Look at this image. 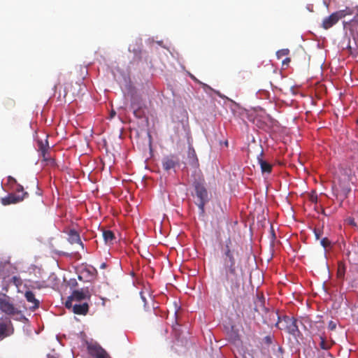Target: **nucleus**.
<instances>
[{
    "instance_id": "aec40b11",
    "label": "nucleus",
    "mask_w": 358,
    "mask_h": 358,
    "mask_svg": "<svg viewBox=\"0 0 358 358\" xmlns=\"http://www.w3.org/2000/svg\"><path fill=\"white\" fill-rule=\"evenodd\" d=\"M289 50L288 49H282L276 52V55L278 59H280L284 56H287V55H289Z\"/></svg>"
},
{
    "instance_id": "72a5a7b5",
    "label": "nucleus",
    "mask_w": 358,
    "mask_h": 358,
    "mask_svg": "<svg viewBox=\"0 0 358 358\" xmlns=\"http://www.w3.org/2000/svg\"><path fill=\"white\" fill-rule=\"evenodd\" d=\"M357 124H358V119H357Z\"/></svg>"
},
{
    "instance_id": "f8f14e48",
    "label": "nucleus",
    "mask_w": 358,
    "mask_h": 358,
    "mask_svg": "<svg viewBox=\"0 0 358 358\" xmlns=\"http://www.w3.org/2000/svg\"><path fill=\"white\" fill-rule=\"evenodd\" d=\"M72 311L77 315H85L89 311V305L87 302L80 303H72Z\"/></svg>"
},
{
    "instance_id": "cd10ccee",
    "label": "nucleus",
    "mask_w": 358,
    "mask_h": 358,
    "mask_svg": "<svg viewBox=\"0 0 358 358\" xmlns=\"http://www.w3.org/2000/svg\"><path fill=\"white\" fill-rule=\"evenodd\" d=\"M289 62H290V58L287 57V58H285V59L282 61V64H288Z\"/></svg>"
},
{
    "instance_id": "39448f33",
    "label": "nucleus",
    "mask_w": 358,
    "mask_h": 358,
    "mask_svg": "<svg viewBox=\"0 0 358 358\" xmlns=\"http://www.w3.org/2000/svg\"><path fill=\"white\" fill-rule=\"evenodd\" d=\"M0 310L9 315H14L18 313L17 309L10 301V299L6 294L0 295Z\"/></svg>"
},
{
    "instance_id": "393cba45",
    "label": "nucleus",
    "mask_w": 358,
    "mask_h": 358,
    "mask_svg": "<svg viewBox=\"0 0 358 358\" xmlns=\"http://www.w3.org/2000/svg\"><path fill=\"white\" fill-rule=\"evenodd\" d=\"M16 192L17 193L22 192V194H23V193L24 192L23 187L22 185H17V187L16 188Z\"/></svg>"
},
{
    "instance_id": "473e14b6",
    "label": "nucleus",
    "mask_w": 358,
    "mask_h": 358,
    "mask_svg": "<svg viewBox=\"0 0 358 358\" xmlns=\"http://www.w3.org/2000/svg\"><path fill=\"white\" fill-rule=\"evenodd\" d=\"M269 324H270V325H272V324H273V322H269Z\"/></svg>"
},
{
    "instance_id": "9d476101",
    "label": "nucleus",
    "mask_w": 358,
    "mask_h": 358,
    "mask_svg": "<svg viewBox=\"0 0 358 358\" xmlns=\"http://www.w3.org/2000/svg\"><path fill=\"white\" fill-rule=\"evenodd\" d=\"M65 232L68 235L67 240L71 244H79L83 249V243L81 241L79 233L76 230L71 229L66 230Z\"/></svg>"
},
{
    "instance_id": "f3484780",
    "label": "nucleus",
    "mask_w": 358,
    "mask_h": 358,
    "mask_svg": "<svg viewBox=\"0 0 358 358\" xmlns=\"http://www.w3.org/2000/svg\"><path fill=\"white\" fill-rule=\"evenodd\" d=\"M132 108H134V115H135V117H136L137 118L143 117V112L140 107L136 108L134 104H132Z\"/></svg>"
},
{
    "instance_id": "f03ea898",
    "label": "nucleus",
    "mask_w": 358,
    "mask_h": 358,
    "mask_svg": "<svg viewBox=\"0 0 358 358\" xmlns=\"http://www.w3.org/2000/svg\"><path fill=\"white\" fill-rule=\"evenodd\" d=\"M270 320H273V322L277 320L275 325L278 327L279 329H284L287 331V333L292 334L293 336H296L297 334L300 333L299 327L297 325V320L293 317H289L287 315H285L282 317V320H280L278 314L272 311L269 313Z\"/></svg>"
},
{
    "instance_id": "9b49d317",
    "label": "nucleus",
    "mask_w": 358,
    "mask_h": 358,
    "mask_svg": "<svg viewBox=\"0 0 358 358\" xmlns=\"http://www.w3.org/2000/svg\"><path fill=\"white\" fill-rule=\"evenodd\" d=\"M263 155V151H262L259 155L257 157L258 164L260 166L261 171L263 174H270L272 171L273 166L262 159Z\"/></svg>"
},
{
    "instance_id": "7c9ffc66",
    "label": "nucleus",
    "mask_w": 358,
    "mask_h": 358,
    "mask_svg": "<svg viewBox=\"0 0 358 358\" xmlns=\"http://www.w3.org/2000/svg\"><path fill=\"white\" fill-rule=\"evenodd\" d=\"M106 267V263H102L101 265H100V268L101 269H103Z\"/></svg>"
},
{
    "instance_id": "5701e85b",
    "label": "nucleus",
    "mask_w": 358,
    "mask_h": 358,
    "mask_svg": "<svg viewBox=\"0 0 358 358\" xmlns=\"http://www.w3.org/2000/svg\"><path fill=\"white\" fill-rule=\"evenodd\" d=\"M331 242L327 238H324L321 240V245L324 248H327L330 245Z\"/></svg>"
},
{
    "instance_id": "0eeeda50",
    "label": "nucleus",
    "mask_w": 358,
    "mask_h": 358,
    "mask_svg": "<svg viewBox=\"0 0 358 358\" xmlns=\"http://www.w3.org/2000/svg\"><path fill=\"white\" fill-rule=\"evenodd\" d=\"M27 194V192H24L23 194L21 195L11 193L9 194L7 196L1 198V202L3 206L17 203L23 201Z\"/></svg>"
},
{
    "instance_id": "1a4fd4ad",
    "label": "nucleus",
    "mask_w": 358,
    "mask_h": 358,
    "mask_svg": "<svg viewBox=\"0 0 358 358\" xmlns=\"http://www.w3.org/2000/svg\"><path fill=\"white\" fill-rule=\"evenodd\" d=\"M14 329L11 322H0V341L13 334Z\"/></svg>"
},
{
    "instance_id": "a211bd4d",
    "label": "nucleus",
    "mask_w": 358,
    "mask_h": 358,
    "mask_svg": "<svg viewBox=\"0 0 358 358\" xmlns=\"http://www.w3.org/2000/svg\"><path fill=\"white\" fill-rule=\"evenodd\" d=\"M188 156L192 160V163L193 164H196L197 162V158L196 156V153L194 149H189L188 152Z\"/></svg>"
},
{
    "instance_id": "f257e3e1",
    "label": "nucleus",
    "mask_w": 358,
    "mask_h": 358,
    "mask_svg": "<svg viewBox=\"0 0 358 358\" xmlns=\"http://www.w3.org/2000/svg\"><path fill=\"white\" fill-rule=\"evenodd\" d=\"M241 248L234 244L230 238L225 241L222 248V264L220 270V281L227 288L229 287L231 293L235 295L240 289V280L242 273L241 265Z\"/></svg>"
},
{
    "instance_id": "a878e982",
    "label": "nucleus",
    "mask_w": 358,
    "mask_h": 358,
    "mask_svg": "<svg viewBox=\"0 0 358 358\" xmlns=\"http://www.w3.org/2000/svg\"><path fill=\"white\" fill-rule=\"evenodd\" d=\"M310 200L313 202V203H317V196L315 195H311L310 197Z\"/></svg>"
},
{
    "instance_id": "6e6552de",
    "label": "nucleus",
    "mask_w": 358,
    "mask_h": 358,
    "mask_svg": "<svg viewBox=\"0 0 358 358\" xmlns=\"http://www.w3.org/2000/svg\"><path fill=\"white\" fill-rule=\"evenodd\" d=\"M180 160L176 155H171L166 156L162 159V167L168 171L172 169H174L176 166L179 165Z\"/></svg>"
},
{
    "instance_id": "ddd939ff",
    "label": "nucleus",
    "mask_w": 358,
    "mask_h": 358,
    "mask_svg": "<svg viewBox=\"0 0 358 358\" xmlns=\"http://www.w3.org/2000/svg\"><path fill=\"white\" fill-rule=\"evenodd\" d=\"M90 352L94 358H109L106 351L100 346H92L90 348Z\"/></svg>"
},
{
    "instance_id": "b1692460",
    "label": "nucleus",
    "mask_w": 358,
    "mask_h": 358,
    "mask_svg": "<svg viewBox=\"0 0 358 358\" xmlns=\"http://www.w3.org/2000/svg\"><path fill=\"white\" fill-rule=\"evenodd\" d=\"M328 328L331 331H334L336 328V323L334 321H330L328 324Z\"/></svg>"
},
{
    "instance_id": "412c9836",
    "label": "nucleus",
    "mask_w": 358,
    "mask_h": 358,
    "mask_svg": "<svg viewBox=\"0 0 358 358\" xmlns=\"http://www.w3.org/2000/svg\"><path fill=\"white\" fill-rule=\"evenodd\" d=\"M321 342L320 343V348L323 350H329L331 348V345L328 344L325 339L322 337H320Z\"/></svg>"
},
{
    "instance_id": "7ed1b4c3",
    "label": "nucleus",
    "mask_w": 358,
    "mask_h": 358,
    "mask_svg": "<svg viewBox=\"0 0 358 358\" xmlns=\"http://www.w3.org/2000/svg\"><path fill=\"white\" fill-rule=\"evenodd\" d=\"M195 194L197 198L196 204L201 210L202 213H204V206L208 201V192L204 185L200 182L194 185Z\"/></svg>"
},
{
    "instance_id": "bb28decb",
    "label": "nucleus",
    "mask_w": 358,
    "mask_h": 358,
    "mask_svg": "<svg viewBox=\"0 0 358 358\" xmlns=\"http://www.w3.org/2000/svg\"><path fill=\"white\" fill-rule=\"evenodd\" d=\"M8 180L9 182H15V183H16V180L14 178H13L12 176H8Z\"/></svg>"
},
{
    "instance_id": "6ab92c4d",
    "label": "nucleus",
    "mask_w": 358,
    "mask_h": 358,
    "mask_svg": "<svg viewBox=\"0 0 358 358\" xmlns=\"http://www.w3.org/2000/svg\"><path fill=\"white\" fill-rule=\"evenodd\" d=\"M345 268L343 265L339 264L338 271H337V275L339 278H343L345 275Z\"/></svg>"
},
{
    "instance_id": "4be33fe9",
    "label": "nucleus",
    "mask_w": 358,
    "mask_h": 358,
    "mask_svg": "<svg viewBox=\"0 0 358 358\" xmlns=\"http://www.w3.org/2000/svg\"><path fill=\"white\" fill-rule=\"evenodd\" d=\"M203 88H204L205 90H208L213 91L215 94H216L217 95H218L221 98L224 97L219 91L213 90L212 87H210V86H208L206 84L203 85Z\"/></svg>"
},
{
    "instance_id": "dca6fc26",
    "label": "nucleus",
    "mask_w": 358,
    "mask_h": 358,
    "mask_svg": "<svg viewBox=\"0 0 358 358\" xmlns=\"http://www.w3.org/2000/svg\"><path fill=\"white\" fill-rule=\"evenodd\" d=\"M103 237L106 243H112L115 239V234L110 230H104L103 231Z\"/></svg>"
},
{
    "instance_id": "20e7f679",
    "label": "nucleus",
    "mask_w": 358,
    "mask_h": 358,
    "mask_svg": "<svg viewBox=\"0 0 358 358\" xmlns=\"http://www.w3.org/2000/svg\"><path fill=\"white\" fill-rule=\"evenodd\" d=\"M348 14H350V13H348L346 10H341L334 12L323 20L322 27L324 29H329L334 24H336L339 21V20L345 17V15Z\"/></svg>"
},
{
    "instance_id": "c756f323",
    "label": "nucleus",
    "mask_w": 358,
    "mask_h": 358,
    "mask_svg": "<svg viewBox=\"0 0 358 358\" xmlns=\"http://www.w3.org/2000/svg\"><path fill=\"white\" fill-rule=\"evenodd\" d=\"M349 223L352 225H354L355 226V220L354 219H349Z\"/></svg>"
},
{
    "instance_id": "c85d7f7f",
    "label": "nucleus",
    "mask_w": 358,
    "mask_h": 358,
    "mask_svg": "<svg viewBox=\"0 0 358 358\" xmlns=\"http://www.w3.org/2000/svg\"><path fill=\"white\" fill-rule=\"evenodd\" d=\"M315 235L316 239H319L320 238V232L317 231L316 230H315Z\"/></svg>"
},
{
    "instance_id": "4468645a",
    "label": "nucleus",
    "mask_w": 358,
    "mask_h": 358,
    "mask_svg": "<svg viewBox=\"0 0 358 358\" xmlns=\"http://www.w3.org/2000/svg\"><path fill=\"white\" fill-rule=\"evenodd\" d=\"M25 298L28 302L33 303V308L36 309L39 307V301L36 299L34 294L31 291H27L25 292Z\"/></svg>"
},
{
    "instance_id": "2f4dec72",
    "label": "nucleus",
    "mask_w": 358,
    "mask_h": 358,
    "mask_svg": "<svg viewBox=\"0 0 358 358\" xmlns=\"http://www.w3.org/2000/svg\"><path fill=\"white\" fill-rule=\"evenodd\" d=\"M224 145H228V142H227V141H226V142L224 143Z\"/></svg>"
},
{
    "instance_id": "2eb2a0df",
    "label": "nucleus",
    "mask_w": 358,
    "mask_h": 358,
    "mask_svg": "<svg viewBox=\"0 0 358 358\" xmlns=\"http://www.w3.org/2000/svg\"><path fill=\"white\" fill-rule=\"evenodd\" d=\"M38 145H39V150L41 151L44 160H48V157H46V154L48 152V150L49 148L48 141H45V144L42 141H39Z\"/></svg>"
},
{
    "instance_id": "423d86ee",
    "label": "nucleus",
    "mask_w": 358,
    "mask_h": 358,
    "mask_svg": "<svg viewBox=\"0 0 358 358\" xmlns=\"http://www.w3.org/2000/svg\"><path fill=\"white\" fill-rule=\"evenodd\" d=\"M87 292H85L83 289L74 290L65 302L66 308L71 309L73 302L80 303L83 300H85L87 298L89 299L90 296H87Z\"/></svg>"
}]
</instances>
